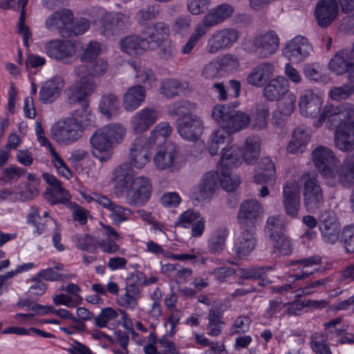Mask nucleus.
<instances>
[{
	"label": "nucleus",
	"mask_w": 354,
	"mask_h": 354,
	"mask_svg": "<svg viewBox=\"0 0 354 354\" xmlns=\"http://www.w3.org/2000/svg\"><path fill=\"white\" fill-rule=\"evenodd\" d=\"M279 46V38L274 31L261 34L248 41L245 49L257 57L266 58L274 54Z\"/></svg>",
	"instance_id": "423d86ee"
},
{
	"label": "nucleus",
	"mask_w": 354,
	"mask_h": 354,
	"mask_svg": "<svg viewBox=\"0 0 354 354\" xmlns=\"http://www.w3.org/2000/svg\"><path fill=\"white\" fill-rule=\"evenodd\" d=\"M221 174L220 183L221 187L227 192L234 191L238 187L239 182L232 178L230 169L221 168Z\"/></svg>",
	"instance_id": "69168bd1"
},
{
	"label": "nucleus",
	"mask_w": 354,
	"mask_h": 354,
	"mask_svg": "<svg viewBox=\"0 0 354 354\" xmlns=\"http://www.w3.org/2000/svg\"><path fill=\"white\" fill-rule=\"evenodd\" d=\"M90 26L89 20L85 18L71 21L67 30H62V37L64 38L73 37L84 33Z\"/></svg>",
	"instance_id": "8fccbe9b"
},
{
	"label": "nucleus",
	"mask_w": 354,
	"mask_h": 354,
	"mask_svg": "<svg viewBox=\"0 0 354 354\" xmlns=\"http://www.w3.org/2000/svg\"><path fill=\"white\" fill-rule=\"evenodd\" d=\"M200 214L193 209H188L182 213L175 223L176 227H189L192 226L198 218Z\"/></svg>",
	"instance_id": "0e129e2a"
},
{
	"label": "nucleus",
	"mask_w": 354,
	"mask_h": 354,
	"mask_svg": "<svg viewBox=\"0 0 354 354\" xmlns=\"http://www.w3.org/2000/svg\"><path fill=\"white\" fill-rule=\"evenodd\" d=\"M142 50H154L162 46L169 36V26L164 21H157L146 26L141 32Z\"/></svg>",
	"instance_id": "0eeeda50"
},
{
	"label": "nucleus",
	"mask_w": 354,
	"mask_h": 354,
	"mask_svg": "<svg viewBox=\"0 0 354 354\" xmlns=\"http://www.w3.org/2000/svg\"><path fill=\"white\" fill-rule=\"evenodd\" d=\"M100 112L106 118H115L120 113V102L118 96L112 93H104L99 102Z\"/></svg>",
	"instance_id": "473e14b6"
},
{
	"label": "nucleus",
	"mask_w": 354,
	"mask_h": 354,
	"mask_svg": "<svg viewBox=\"0 0 354 354\" xmlns=\"http://www.w3.org/2000/svg\"><path fill=\"white\" fill-rule=\"evenodd\" d=\"M218 180L219 176L217 173L211 171L206 173L198 186V197L206 199L212 196L218 187Z\"/></svg>",
	"instance_id": "e433bc0d"
},
{
	"label": "nucleus",
	"mask_w": 354,
	"mask_h": 354,
	"mask_svg": "<svg viewBox=\"0 0 354 354\" xmlns=\"http://www.w3.org/2000/svg\"><path fill=\"white\" fill-rule=\"evenodd\" d=\"M73 19V13L68 9L55 11L46 21V27L50 30H57L62 35V30H67Z\"/></svg>",
	"instance_id": "c85d7f7f"
},
{
	"label": "nucleus",
	"mask_w": 354,
	"mask_h": 354,
	"mask_svg": "<svg viewBox=\"0 0 354 354\" xmlns=\"http://www.w3.org/2000/svg\"><path fill=\"white\" fill-rule=\"evenodd\" d=\"M322 99L311 90H307L303 93L299 100L300 113L306 117H315L320 112Z\"/></svg>",
	"instance_id": "393cba45"
},
{
	"label": "nucleus",
	"mask_w": 354,
	"mask_h": 354,
	"mask_svg": "<svg viewBox=\"0 0 354 354\" xmlns=\"http://www.w3.org/2000/svg\"><path fill=\"white\" fill-rule=\"evenodd\" d=\"M304 183L303 196L308 212L315 213L324 205L323 192L317 176L308 173L301 177Z\"/></svg>",
	"instance_id": "20e7f679"
},
{
	"label": "nucleus",
	"mask_w": 354,
	"mask_h": 354,
	"mask_svg": "<svg viewBox=\"0 0 354 354\" xmlns=\"http://www.w3.org/2000/svg\"><path fill=\"white\" fill-rule=\"evenodd\" d=\"M288 80L283 77L271 80L264 87L263 96L269 101L279 100L288 91Z\"/></svg>",
	"instance_id": "c756f323"
},
{
	"label": "nucleus",
	"mask_w": 354,
	"mask_h": 354,
	"mask_svg": "<svg viewBox=\"0 0 354 354\" xmlns=\"http://www.w3.org/2000/svg\"><path fill=\"white\" fill-rule=\"evenodd\" d=\"M263 214V207L257 199L242 201L237 214V223L240 227H253L257 219Z\"/></svg>",
	"instance_id": "9b49d317"
},
{
	"label": "nucleus",
	"mask_w": 354,
	"mask_h": 354,
	"mask_svg": "<svg viewBox=\"0 0 354 354\" xmlns=\"http://www.w3.org/2000/svg\"><path fill=\"white\" fill-rule=\"evenodd\" d=\"M159 112L153 108H145L136 113L130 121L131 129L136 134L147 131L158 120Z\"/></svg>",
	"instance_id": "aec40b11"
},
{
	"label": "nucleus",
	"mask_w": 354,
	"mask_h": 354,
	"mask_svg": "<svg viewBox=\"0 0 354 354\" xmlns=\"http://www.w3.org/2000/svg\"><path fill=\"white\" fill-rule=\"evenodd\" d=\"M322 262V259L319 256L310 257L308 258H303L297 260L292 261L290 263V265L301 264L303 265L301 268V273L292 274L290 278L293 281L301 280L306 279L309 275L312 274L317 270V268H313L314 266H318Z\"/></svg>",
	"instance_id": "4c0bfd02"
},
{
	"label": "nucleus",
	"mask_w": 354,
	"mask_h": 354,
	"mask_svg": "<svg viewBox=\"0 0 354 354\" xmlns=\"http://www.w3.org/2000/svg\"><path fill=\"white\" fill-rule=\"evenodd\" d=\"M310 141V135L306 128L298 127L292 135L286 150L288 153L295 154L301 153L306 144Z\"/></svg>",
	"instance_id": "c9c22d12"
},
{
	"label": "nucleus",
	"mask_w": 354,
	"mask_h": 354,
	"mask_svg": "<svg viewBox=\"0 0 354 354\" xmlns=\"http://www.w3.org/2000/svg\"><path fill=\"white\" fill-rule=\"evenodd\" d=\"M354 61V51L351 49H342L331 58L328 66L331 71L338 75L347 72Z\"/></svg>",
	"instance_id": "cd10ccee"
},
{
	"label": "nucleus",
	"mask_w": 354,
	"mask_h": 354,
	"mask_svg": "<svg viewBox=\"0 0 354 354\" xmlns=\"http://www.w3.org/2000/svg\"><path fill=\"white\" fill-rule=\"evenodd\" d=\"M27 221L28 223L34 225L36 228L35 232L37 234H42L46 231L48 220L43 221L37 209H33L32 213L28 214Z\"/></svg>",
	"instance_id": "338daca9"
},
{
	"label": "nucleus",
	"mask_w": 354,
	"mask_h": 354,
	"mask_svg": "<svg viewBox=\"0 0 354 354\" xmlns=\"http://www.w3.org/2000/svg\"><path fill=\"white\" fill-rule=\"evenodd\" d=\"M313 51V46L308 39L301 35H297L289 41L283 50L284 56L292 63L304 61Z\"/></svg>",
	"instance_id": "ddd939ff"
},
{
	"label": "nucleus",
	"mask_w": 354,
	"mask_h": 354,
	"mask_svg": "<svg viewBox=\"0 0 354 354\" xmlns=\"http://www.w3.org/2000/svg\"><path fill=\"white\" fill-rule=\"evenodd\" d=\"M113 180L114 182L115 192L118 195L122 194L129 187L128 185L131 183L133 178V170L128 163H123L118 166L113 173Z\"/></svg>",
	"instance_id": "bb28decb"
},
{
	"label": "nucleus",
	"mask_w": 354,
	"mask_h": 354,
	"mask_svg": "<svg viewBox=\"0 0 354 354\" xmlns=\"http://www.w3.org/2000/svg\"><path fill=\"white\" fill-rule=\"evenodd\" d=\"M234 12V8L228 3H222L212 8L205 15L203 19L201 26L207 30L213 26L223 23L229 18Z\"/></svg>",
	"instance_id": "b1692460"
},
{
	"label": "nucleus",
	"mask_w": 354,
	"mask_h": 354,
	"mask_svg": "<svg viewBox=\"0 0 354 354\" xmlns=\"http://www.w3.org/2000/svg\"><path fill=\"white\" fill-rule=\"evenodd\" d=\"M145 99V91L143 86H132L124 95L123 106L127 111H132L137 109Z\"/></svg>",
	"instance_id": "72a5a7b5"
},
{
	"label": "nucleus",
	"mask_w": 354,
	"mask_h": 354,
	"mask_svg": "<svg viewBox=\"0 0 354 354\" xmlns=\"http://www.w3.org/2000/svg\"><path fill=\"white\" fill-rule=\"evenodd\" d=\"M239 105L234 102L232 105L217 104L212 113L213 119L220 126L211 137L208 150L212 156L217 154L220 148L223 149L226 143L231 141L230 135L247 127L250 122V118L247 113L235 110Z\"/></svg>",
	"instance_id": "f03ea898"
},
{
	"label": "nucleus",
	"mask_w": 354,
	"mask_h": 354,
	"mask_svg": "<svg viewBox=\"0 0 354 354\" xmlns=\"http://www.w3.org/2000/svg\"><path fill=\"white\" fill-rule=\"evenodd\" d=\"M181 87L180 82L175 79H167L162 82L160 93L167 98H173L178 95Z\"/></svg>",
	"instance_id": "4d7b16f0"
},
{
	"label": "nucleus",
	"mask_w": 354,
	"mask_h": 354,
	"mask_svg": "<svg viewBox=\"0 0 354 354\" xmlns=\"http://www.w3.org/2000/svg\"><path fill=\"white\" fill-rule=\"evenodd\" d=\"M24 0H14L10 1L11 8L15 10H20V17L17 23V32L23 36V41L26 46H28V41L31 38V32L28 26L25 24L26 7L23 6Z\"/></svg>",
	"instance_id": "58836bf2"
},
{
	"label": "nucleus",
	"mask_w": 354,
	"mask_h": 354,
	"mask_svg": "<svg viewBox=\"0 0 354 354\" xmlns=\"http://www.w3.org/2000/svg\"><path fill=\"white\" fill-rule=\"evenodd\" d=\"M76 246L82 251H86L91 253H95L97 246L95 240L89 234H84L82 235H76Z\"/></svg>",
	"instance_id": "bf43d9fd"
},
{
	"label": "nucleus",
	"mask_w": 354,
	"mask_h": 354,
	"mask_svg": "<svg viewBox=\"0 0 354 354\" xmlns=\"http://www.w3.org/2000/svg\"><path fill=\"white\" fill-rule=\"evenodd\" d=\"M81 107L76 109L71 117L68 118V119H75L77 123L83 125L90 124L87 122H91L93 120V115L91 113V111L88 109V105H84L83 103H78Z\"/></svg>",
	"instance_id": "052dcab7"
},
{
	"label": "nucleus",
	"mask_w": 354,
	"mask_h": 354,
	"mask_svg": "<svg viewBox=\"0 0 354 354\" xmlns=\"http://www.w3.org/2000/svg\"><path fill=\"white\" fill-rule=\"evenodd\" d=\"M171 127L168 122L158 124L151 133L149 142L156 144L157 140H159L160 142L165 141V138L171 133Z\"/></svg>",
	"instance_id": "6e6d98bb"
},
{
	"label": "nucleus",
	"mask_w": 354,
	"mask_h": 354,
	"mask_svg": "<svg viewBox=\"0 0 354 354\" xmlns=\"http://www.w3.org/2000/svg\"><path fill=\"white\" fill-rule=\"evenodd\" d=\"M327 120L329 129H335L334 142L337 148L346 152L354 149V105L342 103L338 106L326 104L315 121V125L321 127Z\"/></svg>",
	"instance_id": "f257e3e1"
},
{
	"label": "nucleus",
	"mask_w": 354,
	"mask_h": 354,
	"mask_svg": "<svg viewBox=\"0 0 354 354\" xmlns=\"http://www.w3.org/2000/svg\"><path fill=\"white\" fill-rule=\"evenodd\" d=\"M64 81L60 77H55L46 81L39 91V100L43 103H51L59 95L64 88Z\"/></svg>",
	"instance_id": "7c9ffc66"
},
{
	"label": "nucleus",
	"mask_w": 354,
	"mask_h": 354,
	"mask_svg": "<svg viewBox=\"0 0 354 354\" xmlns=\"http://www.w3.org/2000/svg\"><path fill=\"white\" fill-rule=\"evenodd\" d=\"M109 211L111 212L110 216L112 221L117 225H120L122 222L127 221L131 214V211L129 209L115 203Z\"/></svg>",
	"instance_id": "e2e57ef3"
},
{
	"label": "nucleus",
	"mask_w": 354,
	"mask_h": 354,
	"mask_svg": "<svg viewBox=\"0 0 354 354\" xmlns=\"http://www.w3.org/2000/svg\"><path fill=\"white\" fill-rule=\"evenodd\" d=\"M274 248V252L279 255H289L292 252L290 240L285 234L271 240Z\"/></svg>",
	"instance_id": "5fc2aeb1"
},
{
	"label": "nucleus",
	"mask_w": 354,
	"mask_h": 354,
	"mask_svg": "<svg viewBox=\"0 0 354 354\" xmlns=\"http://www.w3.org/2000/svg\"><path fill=\"white\" fill-rule=\"evenodd\" d=\"M333 186L337 185L351 189L354 185V153L346 155L342 162L331 171V176L326 178Z\"/></svg>",
	"instance_id": "1a4fd4ad"
},
{
	"label": "nucleus",
	"mask_w": 354,
	"mask_h": 354,
	"mask_svg": "<svg viewBox=\"0 0 354 354\" xmlns=\"http://www.w3.org/2000/svg\"><path fill=\"white\" fill-rule=\"evenodd\" d=\"M45 196L46 199L52 205L57 203L67 205L70 203L68 201L71 195L67 190L62 187L61 183L52 187H48L46 190Z\"/></svg>",
	"instance_id": "79ce46f5"
},
{
	"label": "nucleus",
	"mask_w": 354,
	"mask_h": 354,
	"mask_svg": "<svg viewBox=\"0 0 354 354\" xmlns=\"http://www.w3.org/2000/svg\"><path fill=\"white\" fill-rule=\"evenodd\" d=\"M83 127L75 119L68 118L55 124L50 129V136L57 142L64 145L71 144L82 135Z\"/></svg>",
	"instance_id": "39448f33"
},
{
	"label": "nucleus",
	"mask_w": 354,
	"mask_h": 354,
	"mask_svg": "<svg viewBox=\"0 0 354 354\" xmlns=\"http://www.w3.org/2000/svg\"><path fill=\"white\" fill-rule=\"evenodd\" d=\"M228 234L229 230L226 227H220L212 234L208 243L212 254H219L223 251Z\"/></svg>",
	"instance_id": "37998d69"
},
{
	"label": "nucleus",
	"mask_w": 354,
	"mask_h": 354,
	"mask_svg": "<svg viewBox=\"0 0 354 354\" xmlns=\"http://www.w3.org/2000/svg\"><path fill=\"white\" fill-rule=\"evenodd\" d=\"M268 115V106L265 103L257 104L252 115V127L255 130L265 129L268 124L267 119Z\"/></svg>",
	"instance_id": "c03bdc74"
},
{
	"label": "nucleus",
	"mask_w": 354,
	"mask_h": 354,
	"mask_svg": "<svg viewBox=\"0 0 354 354\" xmlns=\"http://www.w3.org/2000/svg\"><path fill=\"white\" fill-rule=\"evenodd\" d=\"M196 105L187 100L176 101L167 107V113L169 116L185 118V116L194 115L193 112L196 110Z\"/></svg>",
	"instance_id": "ea45409f"
},
{
	"label": "nucleus",
	"mask_w": 354,
	"mask_h": 354,
	"mask_svg": "<svg viewBox=\"0 0 354 354\" xmlns=\"http://www.w3.org/2000/svg\"><path fill=\"white\" fill-rule=\"evenodd\" d=\"M221 169H231L237 167L241 163V149L236 145H232L225 149L220 161Z\"/></svg>",
	"instance_id": "a19ab883"
},
{
	"label": "nucleus",
	"mask_w": 354,
	"mask_h": 354,
	"mask_svg": "<svg viewBox=\"0 0 354 354\" xmlns=\"http://www.w3.org/2000/svg\"><path fill=\"white\" fill-rule=\"evenodd\" d=\"M102 129L113 146L121 142L126 135V129L118 123L104 126Z\"/></svg>",
	"instance_id": "3c124183"
},
{
	"label": "nucleus",
	"mask_w": 354,
	"mask_h": 354,
	"mask_svg": "<svg viewBox=\"0 0 354 354\" xmlns=\"http://www.w3.org/2000/svg\"><path fill=\"white\" fill-rule=\"evenodd\" d=\"M285 225L279 216H269L265 226V233L270 240L285 234Z\"/></svg>",
	"instance_id": "a18cd8bd"
},
{
	"label": "nucleus",
	"mask_w": 354,
	"mask_h": 354,
	"mask_svg": "<svg viewBox=\"0 0 354 354\" xmlns=\"http://www.w3.org/2000/svg\"><path fill=\"white\" fill-rule=\"evenodd\" d=\"M93 155L101 162L106 161L113 154V145L106 136L102 129H98L90 138Z\"/></svg>",
	"instance_id": "4be33fe9"
},
{
	"label": "nucleus",
	"mask_w": 354,
	"mask_h": 354,
	"mask_svg": "<svg viewBox=\"0 0 354 354\" xmlns=\"http://www.w3.org/2000/svg\"><path fill=\"white\" fill-rule=\"evenodd\" d=\"M100 17L99 30L107 38L123 33L129 26V17L122 12L104 13V10H93Z\"/></svg>",
	"instance_id": "7ed1b4c3"
},
{
	"label": "nucleus",
	"mask_w": 354,
	"mask_h": 354,
	"mask_svg": "<svg viewBox=\"0 0 354 354\" xmlns=\"http://www.w3.org/2000/svg\"><path fill=\"white\" fill-rule=\"evenodd\" d=\"M283 205L286 214L292 218H297L300 209V195L297 183L295 181L287 182L283 189Z\"/></svg>",
	"instance_id": "a211bd4d"
},
{
	"label": "nucleus",
	"mask_w": 354,
	"mask_h": 354,
	"mask_svg": "<svg viewBox=\"0 0 354 354\" xmlns=\"http://www.w3.org/2000/svg\"><path fill=\"white\" fill-rule=\"evenodd\" d=\"M315 166L326 180L331 176V171L339 163L334 152L327 147L318 146L312 152Z\"/></svg>",
	"instance_id": "f8f14e48"
},
{
	"label": "nucleus",
	"mask_w": 354,
	"mask_h": 354,
	"mask_svg": "<svg viewBox=\"0 0 354 354\" xmlns=\"http://www.w3.org/2000/svg\"><path fill=\"white\" fill-rule=\"evenodd\" d=\"M151 186L149 179L145 176L134 178L127 189L126 199L132 206L139 207L145 204L150 198Z\"/></svg>",
	"instance_id": "9d476101"
},
{
	"label": "nucleus",
	"mask_w": 354,
	"mask_h": 354,
	"mask_svg": "<svg viewBox=\"0 0 354 354\" xmlns=\"http://www.w3.org/2000/svg\"><path fill=\"white\" fill-rule=\"evenodd\" d=\"M142 33L139 36L131 35L124 37L120 41L122 50L129 55L137 54L138 48H142Z\"/></svg>",
	"instance_id": "864d4df0"
},
{
	"label": "nucleus",
	"mask_w": 354,
	"mask_h": 354,
	"mask_svg": "<svg viewBox=\"0 0 354 354\" xmlns=\"http://www.w3.org/2000/svg\"><path fill=\"white\" fill-rule=\"evenodd\" d=\"M176 129L180 136L187 140H196L203 133V124L196 115L178 118Z\"/></svg>",
	"instance_id": "dca6fc26"
},
{
	"label": "nucleus",
	"mask_w": 354,
	"mask_h": 354,
	"mask_svg": "<svg viewBox=\"0 0 354 354\" xmlns=\"http://www.w3.org/2000/svg\"><path fill=\"white\" fill-rule=\"evenodd\" d=\"M118 317V313L111 307L102 309L101 313L94 317V322L99 328H105L108 322Z\"/></svg>",
	"instance_id": "13d9d810"
},
{
	"label": "nucleus",
	"mask_w": 354,
	"mask_h": 354,
	"mask_svg": "<svg viewBox=\"0 0 354 354\" xmlns=\"http://www.w3.org/2000/svg\"><path fill=\"white\" fill-rule=\"evenodd\" d=\"M45 50L48 57L64 64H68L76 53V46L73 43L59 39L48 42Z\"/></svg>",
	"instance_id": "2eb2a0df"
},
{
	"label": "nucleus",
	"mask_w": 354,
	"mask_h": 354,
	"mask_svg": "<svg viewBox=\"0 0 354 354\" xmlns=\"http://www.w3.org/2000/svg\"><path fill=\"white\" fill-rule=\"evenodd\" d=\"M239 38V32L232 28H226L214 32L207 40L206 51L216 54L232 46Z\"/></svg>",
	"instance_id": "6e6552de"
},
{
	"label": "nucleus",
	"mask_w": 354,
	"mask_h": 354,
	"mask_svg": "<svg viewBox=\"0 0 354 354\" xmlns=\"http://www.w3.org/2000/svg\"><path fill=\"white\" fill-rule=\"evenodd\" d=\"M207 32V30H205L204 26H201V24H198L189 36L187 41L183 46L181 48V53L184 55L191 53L194 48L196 46L198 41L204 37Z\"/></svg>",
	"instance_id": "09e8293b"
},
{
	"label": "nucleus",
	"mask_w": 354,
	"mask_h": 354,
	"mask_svg": "<svg viewBox=\"0 0 354 354\" xmlns=\"http://www.w3.org/2000/svg\"><path fill=\"white\" fill-rule=\"evenodd\" d=\"M35 132L37 137V140L43 147H47L50 151L51 156V162L53 163L55 167L57 169L59 174L69 179L72 175L69 168L66 166L64 160L59 156L56 150L53 148L49 140L44 135V130L42 128L40 121L36 122Z\"/></svg>",
	"instance_id": "6ab92c4d"
},
{
	"label": "nucleus",
	"mask_w": 354,
	"mask_h": 354,
	"mask_svg": "<svg viewBox=\"0 0 354 354\" xmlns=\"http://www.w3.org/2000/svg\"><path fill=\"white\" fill-rule=\"evenodd\" d=\"M339 241L346 253H354V224L344 227Z\"/></svg>",
	"instance_id": "603ef678"
},
{
	"label": "nucleus",
	"mask_w": 354,
	"mask_h": 354,
	"mask_svg": "<svg viewBox=\"0 0 354 354\" xmlns=\"http://www.w3.org/2000/svg\"><path fill=\"white\" fill-rule=\"evenodd\" d=\"M148 147L149 144L144 138H138L134 140L130 149V160L133 167L142 168L149 161Z\"/></svg>",
	"instance_id": "a878e982"
},
{
	"label": "nucleus",
	"mask_w": 354,
	"mask_h": 354,
	"mask_svg": "<svg viewBox=\"0 0 354 354\" xmlns=\"http://www.w3.org/2000/svg\"><path fill=\"white\" fill-rule=\"evenodd\" d=\"M101 51L100 45L97 41H91L84 49L80 56V59L83 62L90 63L97 57Z\"/></svg>",
	"instance_id": "680f3d73"
},
{
	"label": "nucleus",
	"mask_w": 354,
	"mask_h": 354,
	"mask_svg": "<svg viewBox=\"0 0 354 354\" xmlns=\"http://www.w3.org/2000/svg\"><path fill=\"white\" fill-rule=\"evenodd\" d=\"M273 71L274 67L271 64L268 62L260 64L249 73L247 82L249 84L261 87L272 76Z\"/></svg>",
	"instance_id": "2f4dec72"
},
{
	"label": "nucleus",
	"mask_w": 354,
	"mask_h": 354,
	"mask_svg": "<svg viewBox=\"0 0 354 354\" xmlns=\"http://www.w3.org/2000/svg\"><path fill=\"white\" fill-rule=\"evenodd\" d=\"M242 231L234 242L233 251L239 258L248 256L257 244L255 230L253 227H241Z\"/></svg>",
	"instance_id": "412c9836"
},
{
	"label": "nucleus",
	"mask_w": 354,
	"mask_h": 354,
	"mask_svg": "<svg viewBox=\"0 0 354 354\" xmlns=\"http://www.w3.org/2000/svg\"><path fill=\"white\" fill-rule=\"evenodd\" d=\"M96 88L95 82L92 77L83 78L75 82L66 91L70 104L83 103L88 105V96L94 93Z\"/></svg>",
	"instance_id": "4468645a"
},
{
	"label": "nucleus",
	"mask_w": 354,
	"mask_h": 354,
	"mask_svg": "<svg viewBox=\"0 0 354 354\" xmlns=\"http://www.w3.org/2000/svg\"><path fill=\"white\" fill-rule=\"evenodd\" d=\"M172 30L179 35H185L191 29V19L189 16L176 17L172 24Z\"/></svg>",
	"instance_id": "774afa93"
},
{
	"label": "nucleus",
	"mask_w": 354,
	"mask_h": 354,
	"mask_svg": "<svg viewBox=\"0 0 354 354\" xmlns=\"http://www.w3.org/2000/svg\"><path fill=\"white\" fill-rule=\"evenodd\" d=\"M221 313L215 309H210L208 313L207 334L210 336L219 335L225 323L222 320Z\"/></svg>",
	"instance_id": "de8ad7c7"
},
{
	"label": "nucleus",
	"mask_w": 354,
	"mask_h": 354,
	"mask_svg": "<svg viewBox=\"0 0 354 354\" xmlns=\"http://www.w3.org/2000/svg\"><path fill=\"white\" fill-rule=\"evenodd\" d=\"M310 346L315 354H333L326 334L319 333L312 334Z\"/></svg>",
	"instance_id": "49530a36"
},
{
	"label": "nucleus",
	"mask_w": 354,
	"mask_h": 354,
	"mask_svg": "<svg viewBox=\"0 0 354 354\" xmlns=\"http://www.w3.org/2000/svg\"><path fill=\"white\" fill-rule=\"evenodd\" d=\"M261 140L258 136H252L246 138L245 147L241 149V160L248 164H253L258 159L260 153Z\"/></svg>",
	"instance_id": "f704fd0d"
},
{
	"label": "nucleus",
	"mask_w": 354,
	"mask_h": 354,
	"mask_svg": "<svg viewBox=\"0 0 354 354\" xmlns=\"http://www.w3.org/2000/svg\"><path fill=\"white\" fill-rule=\"evenodd\" d=\"M179 149L174 143L167 142L160 146L156 151L153 161L158 169L163 170L171 168L177 169L176 162L178 158Z\"/></svg>",
	"instance_id": "f3484780"
},
{
	"label": "nucleus",
	"mask_w": 354,
	"mask_h": 354,
	"mask_svg": "<svg viewBox=\"0 0 354 354\" xmlns=\"http://www.w3.org/2000/svg\"><path fill=\"white\" fill-rule=\"evenodd\" d=\"M339 11L336 0H319L316 5L315 15L318 25L326 28L336 19Z\"/></svg>",
	"instance_id": "5701e85b"
}]
</instances>
